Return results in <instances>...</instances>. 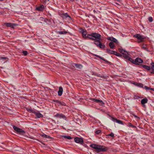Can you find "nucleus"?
Instances as JSON below:
<instances>
[{
  "mask_svg": "<svg viewBox=\"0 0 154 154\" xmlns=\"http://www.w3.org/2000/svg\"><path fill=\"white\" fill-rule=\"evenodd\" d=\"M106 52L109 54H113V53H114V51L111 50L108 48H107L106 49Z\"/></svg>",
  "mask_w": 154,
  "mask_h": 154,
  "instance_id": "23",
  "label": "nucleus"
},
{
  "mask_svg": "<svg viewBox=\"0 0 154 154\" xmlns=\"http://www.w3.org/2000/svg\"><path fill=\"white\" fill-rule=\"evenodd\" d=\"M1 59H3V60H5L7 59V58L5 57H2L1 58Z\"/></svg>",
  "mask_w": 154,
  "mask_h": 154,
  "instance_id": "41",
  "label": "nucleus"
},
{
  "mask_svg": "<svg viewBox=\"0 0 154 154\" xmlns=\"http://www.w3.org/2000/svg\"><path fill=\"white\" fill-rule=\"evenodd\" d=\"M142 66L143 68L146 69L148 70H150L151 68L150 66L147 65H142Z\"/></svg>",
  "mask_w": 154,
  "mask_h": 154,
  "instance_id": "19",
  "label": "nucleus"
},
{
  "mask_svg": "<svg viewBox=\"0 0 154 154\" xmlns=\"http://www.w3.org/2000/svg\"><path fill=\"white\" fill-rule=\"evenodd\" d=\"M4 25L8 27H10L12 28H14L15 26H17V24L11 23H5Z\"/></svg>",
  "mask_w": 154,
  "mask_h": 154,
  "instance_id": "6",
  "label": "nucleus"
},
{
  "mask_svg": "<svg viewBox=\"0 0 154 154\" xmlns=\"http://www.w3.org/2000/svg\"><path fill=\"white\" fill-rule=\"evenodd\" d=\"M67 32V31H59L57 32V33L59 34H66Z\"/></svg>",
  "mask_w": 154,
  "mask_h": 154,
  "instance_id": "27",
  "label": "nucleus"
},
{
  "mask_svg": "<svg viewBox=\"0 0 154 154\" xmlns=\"http://www.w3.org/2000/svg\"><path fill=\"white\" fill-rule=\"evenodd\" d=\"M75 66L77 68L80 69H82L83 67L82 66L81 64H79L75 63Z\"/></svg>",
  "mask_w": 154,
  "mask_h": 154,
  "instance_id": "21",
  "label": "nucleus"
},
{
  "mask_svg": "<svg viewBox=\"0 0 154 154\" xmlns=\"http://www.w3.org/2000/svg\"><path fill=\"white\" fill-rule=\"evenodd\" d=\"M114 0L115 1H119L121 0Z\"/></svg>",
  "mask_w": 154,
  "mask_h": 154,
  "instance_id": "44",
  "label": "nucleus"
},
{
  "mask_svg": "<svg viewBox=\"0 0 154 154\" xmlns=\"http://www.w3.org/2000/svg\"><path fill=\"white\" fill-rule=\"evenodd\" d=\"M22 53L25 56L28 53V52L26 51H23Z\"/></svg>",
  "mask_w": 154,
  "mask_h": 154,
  "instance_id": "36",
  "label": "nucleus"
},
{
  "mask_svg": "<svg viewBox=\"0 0 154 154\" xmlns=\"http://www.w3.org/2000/svg\"><path fill=\"white\" fill-rule=\"evenodd\" d=\"M138 85L140 87H143V85L141 83L138 84Z\"/></svg>",
  "mask_w": 154,
  "mask_h": 154,
  "instance_id": "39",
  "label": "nucleus"
},
{
  "mask_svg": "<svg viewBox=\"0 0 154 154\" xmlns=\"http://www.w3.org/2000/svg\"><path fill=\"white\" fill-rule=\"evenodd\" d=\"M53 101L55 102L59 105H65V103L63 102H61L60 101L58 100H53Z\"/></svg>",
  "mask_w": 154,
  "mask_h": 154,
  "instance_id": "13",
  "label": "nucleus"
},
{
  "mask_svg": "<svg viewBox=\"0 0 154 154\" xmlns=\"http://www.w3.org/2000/svg\"><path fill=\"white\" fill-rule=\"evenodd\" d=\"M48 0V1H49V0Z\"/></svg>",
  "mask_w": 154,
  "mask_h": 154,
  "instance_id": "46",
  "label": "nucleus"
},
{
  "mask_svg": "<svg viewBox=\"0 0 154 154\" xmlns=\"http://www.w3.org/2000/svg\"><path fill=\"white\" fill-rule=\"evenodd\" d=\"M62 17L63 18H66L69 17L71 18V17L67 13H64L62 14Z\"/></svg>",
  "mask_w": 154,
  "mask_h": 154,
  "instance_id": "17",
  "label": "nucleus"
},
{
  "mask_svg": "<svg viewBox=\"0 0 154 154\" xmlns=\"http://www.w3.org/2000/svg\"><path fill=\"white\" fill-rule=\"evenodd\" d=\"M54 117H56L58 118H66V117L65 116L62 114H59L58 113H57V114L54 115Z\"/></svg>",
  "mask_w": 154,
  "mask_h": 154,
  "instance_id": "11",
  "label": "nucleus"
},
{
  "mask_svg": "<svg viewBox=\"0 0 154 154\" xmlns=\"http://www.w3.org/2000/svg\"><path fill=\"white\" fill-rule=\"evenodd\" d=\"M81 31L82 32L83 37L84 38H87L86 36L87 32L86 30H85L83 29H81Z\"/></svg>",
  "mask_w": 154,
  "mask_h": 154,
  "instance_id": "12",
  "label": "nucleus"
},
{
  "mask_svg": "<svg viewBox=\"0 0 154 154\" xmlns=\"http://www.w3.org/2000/svg\"><path fill=\"white\" fill-rule=\"evenodd\" d=\"M13 128L14 129L15 131H16L17 132H18L19 128H18L15 126H14Z\"/></svg>",
  "mask_w": 154,
  "mask_h": 154,
  "instance_id": "34",
  "label": "nucleus"
},
{
  "mask_svg": "<svg viewBox=\"0 0 154 154\" xmlns=\"http://www.w3.org/2000/svg\"><path fill=\"white\" fill-rule=\"evenodd\" d=\"M75 141L78 143L82 144L83 143V140L82 138L78 137H76L74 138Z\"/></svg>",
  "mask_w": 154,
  "mask_h": 154,
  "instance_id": "5",
  "label": "nucleus"
},
{
  "mask_svg": "<svg viewBox=\"0 0 154 154\" xmlns=\"http://www.w3.org/2000/svg\"><path fill=\"white\" fill-rule=\"evenodd\" d=\"M143 62V60L140 58H137L134 60V64L136 65H139L140 63H141Z\"/></svg>",
  "mask_w": 154,
  "mask_h": 154,
  "instance_id": "8",
  "label": "nucleus"
},
{
  "mask_svg": "<svg viewBox=\"0 0 154 154\" xmlns=\"http://www.w3.org/2000/svg\"><path fill=\"white\" fill-rule=\"evenodd\" d=\"M148 101V100L146 98H144L142 99L141 100V103L143 104L146 103Z\"/></svg>",
  "mask_w": 154,
  "mask_h": 154,
  "instance_id": "20",
  "label": "nucleus"
},
{
  "mask_svg": "<svg viewBox=\"0 0 154 154\" xmlns=\"http://www.w3.org/2000/svg\"><path fill=\"white\" fill-rule=\"evenodd\" d=\"M42 136L43 137L45 138H51V137L49 135H48L46 134H43L42 135Z\"/></svg>",
  "mask_w": 154,
  "mask_h": 154,
  "instance_id": "26",
  "label": "nucleus"
},
{
  "mask_svg": "<svg viewBox=\"0 0 154 154\" xmlns=\"http://www.w3.org/2000/svg\"><path fill=\"white\" fill-rule=\"evenodd\" d=\"M128 126L129 127H132L134 128H136V127L135 126L132 125L130 123H128Z\"/></svg>",
  "mask_w": 154,
  "mask_h": 154,
  "instance_id": "30",
  "label": "nucleus"
},
{
  "mask_svg": "<svg viewBox=\"0 0 154 154\" xmlns=\"http://www.w3.org/2000/svg\"><path fill=\"white\" fill-rule=\"evenodd\" d=\"M62 138H65L69 140L72 139V137L71 136L69 135L63 136H62Z\"/></svg>",
  "mask_w": 154,
  "mask_h": 154,
  "instance_id": "24",
  "label": "nucleus"
},
{
  "mask_svg": "<svg viewBox=\"0 0 154 154\" xmlns=\"http://www.w3.org/2000/svg\"><path fill=\"white\" fill-rule=\"evenodd\" d=\"M100 132H101V131L99 130H97L95 131V133H96V134H98L99 133H100Z\"/></svg>",
  "mask_w": 154,
  "mask_h": 154,
  "instance_id": "38",
  "label": "nucleus"
},
{
  "mask_svg": "<svg viewBox=\"0 0 154 154\" xmlns=\"http://www.w3.org/2000/svg\"><path fill=\"white\" fill-rule=\"evenodd\" d=\"M70 1H71V2H73L74 0H70Z\"/></svg>",
  "mask_w": 154,
  "mask_h": 154,
  "instance_id": "45",
  "label": "nucleus"
},
{
  "mask_svg": "<svg viewBox=\"0 0 154 154\" xmlns=\"http://www.w3.org/2000/svg\"><path fill=\"white\" fill-rule=\"evenodd\" d=\"M90 99L92 101L99 103L100 105H103L104 104V103L102 100H99L96 98H91Z\"/></svg>",
  "mask_w": 154,
  "mask_h": 154,
  "instance_id": "7",
  "label": "nucleus"
},
{
  "mask_svg": "<svg viewBox=\"0 0 154 154\" xmlns=\"http://www.w3.org/2000/svg\"><path fill=\"white\" fill-rule=\"evenodd\" d=\"M17 132L20 133H24L25 131L20 128H19Z\"/></svg>",
  "mask_w": 154,
  "mask_h": 154,
  "instance_id": "29",
  "label": "nucleus"
},
{
  "mask_svg": "<svg viewBox=\"0 0 154 154\" xmlns=\"http://www.w3.org/2000/svg\"><path fill=\"white\" fill-rule=\"evenodd\" d=\"M151 65L152 66L151 67L152 69V71L151 72V73H153V72H154V62L152 63L151 64Z\"/></svg>",
  "mask_w": 154,
  "mask_h": 154,
  "instance_id": "25",
  "label": "nucleus"
},
{
  "mask_svg": "<svg viewBox=\"0 0 154 154\" xmlns=\"http://www.w3.org/2000/svg\"><path fill=\"white\" fill-rule=\"evenodd\" d=\"M113 54L117 56H120L121 55V54L115 51H114V53H113Z\"/></svg>",
  "mask_w": 154,
  "mask_h": 154,
  "instance_id": "31",
  "label": "nucleus"
},
{
  "mask_svg": "<svg viewBox=\"0 0 154 154\" xmlns=\"http://www.w3.org/2000/svg\"><path fill=\"white\" fill-rule=\"evenodd\" d=\"M87 37L88 38L94 40V44L97 47L101 49L105 48V45L102 44L100 41L101 35L100 34L96 32L88 34L87 35Z\"/></svg>",
  "mask_w": 154,
  "mask_h": 154,
  "instance_id": "1",
  "label": "nucleus"
},
{
  "mask_svg": "<svg viewBox=\"0 0 154 154\" xmlns=\"http://www.w3.org/2000/svg\"><path fill=\"white\" fill-rule=\"evenodd\" d=\"M133 116H134V117L135 118H137V119H139V117H138L136 115H134V114H133Z\"/></svg>",
  "mask_w": 154,
  "mask_h": 154,
  "instance_id": "40",
  "label": "nucleus"
},
{
  "mask_svg": "<svg viewBox=\"0 0 154 154\" xmlns=\"http://www.w3.org/2000/svg\"><path fill=\"white\" fill-rule=\"evenodd\" d=\"M35 114L38 118H40L43 116V115L38 111H36Z\"/></svg>",
  "mask_w": 154,
  "mask_h": 154,
  "instance_id": "15",
  "label": "nucleus"
},
{
  "mask_svg": "<svg viewBox=\"0 0 154 154\" xmlns=\"http://www.w3.org/2000/svg\"><path fill=\"white\" fill-rule=\"evenodd\" d=\"M101 60H103L104 61L106 62L107 63H109V61H108L107 60H106L105 59H104V58L103 57H101L100 58Z\"/></svg>",
  "mask_w": 154,
  "mask_h": 154,
  "instance_id": "37",
  "label": "nucleus"
},
{
  "mask_svg": "<svg viewBox=\"0 0 154 154\" xmlns=\"http://www.w3.org/2000/svg\"><path fill=\"white\" fill-rule=\"evenodd\" d=\"M144 88L146 90L147 89H150L151 90H152V91H154V88H149L148 87L146 86H145Z\"/></svg>",
  "mask_w": 154,
  "mask_h": 154,
  "instance_id": "32",
  "label": "nucleus"
},
{
  "mask_svg": "<svg viewBox=\"0 0 154 154\" xmlns=\"http://www.w3.org/2000/svg\"><path fill=\"white\" fill-rule=\"evenodd\" d=\"M95 56L96 57L100 58H101V57H100V56H99V55H95Z\"/></svg>",
  "mask_w": 154,
  "mask_h": 154,
  "instance_id": "43",
  "label": "nucleus"
},
{
  "mask_svg": "<svg viewBox=\"0 0 154 154\" xmlns=\"http://www.w3.org/2000/svg\"><path fill=\"white\" fill-rule=\"evenodd\" d=\"M134 37L137 38L138 42H140L143 41V40L146 38V37L145 36L138 34L134 35Z\"/></svg>",
  "mask_w": 154,
  "mask_h": 154,
  "instance_id": "3",
  "label": "nucleus"
},
{
  "mask_svg": "<svg viewBox=\"0 0 154 154\" xmlns=\"http://www.w3.org/2000/svg\"><path fill=\"white\" fill-rule=\"evenodd\" d=\"M44 9V6L43 5H41L36 8L37 10L39 11H42Z\"/></svg>",
  "mask_w": 154,
  "mask_h": 154,
  "instance_id": "16",
  "label": "nucleus"
},
{
  "mask_svg": "<svg viewBox=\"0 0 154 154\" xmlns=\"http://www.w3.org/2000/svg\"><path fill=\"white\" fill-rule=\"evenodd\" d=\"M153 74H154V72H153Z\"/></svg>",
  "mask_w": 154,
  "mask_h": 154,
  "instance_id": "47",
  "label": "nucleus"
},
{
  "mask_svg": "<svg viewBox=\"0 0 154 154\" xmlns=\"http://www.w3.org/2000/svg\"><path fill=\"white\" fill-rule=\"evenodd\" d=\"M107 39L108 40L112 41V42L116 44L118 43V42L117 40L113 37H108L107 38Z\"/></svg>",
  "mask_w": 154,
  "mask_h": 154,
  "instance_id": "9",
  "label": "nucleus"
},
{
  "mask_svg": "<svg viewBox=\"0 0 154 154\" xmlns=\"http://www.w3.org/2000/svg\"><path fill=\"white\" fill-rule=\"evenodd\" d=\"M112 120L114 122H116L119 124L123 125L122 121L120 120H118L114 117L112 118Z\"/></svg>",
  "mask_w": 154,
  "mask_h": 154,
  "instance_id": "10",
  "label": "nucleus"
},
{
  "mask_svg": "<svg viewBox=\"0 0 154 154\" xmlns=\"http://www.w3.org/2000/svg\"><path fill=\"white\" fill-rule=\"evenodd\" d=\"M126 59H127L129 61L131 62L133 64H134V60H133L132 58H130L128 57V58H125Z\"/></svg>",
  "mask_w": 154,
  "mask_h": 154,
  "instance_id": "22",
  "label": "nucleus"
},
{
  "mask_svg": "<svg viewBox=\"0 0 154 154\" xmlns=\"http://www.w3.org/2000/svg\"><path fill=\"white\" fill-rule=\"evenodd\" d=\"M29 112H32L34 114L35 113L36 111L34 110L33 109H29L27 110Z\"/></svg>",
  "mask_w": 154,
  "mask_h": 154,
  "instance_id": "28",
  "label": "nucleus"
},
{
  "mask_svg": "<svg viewBox=\"0 0 154 154\" xmlns=\"http://www.w3.org/2000/svg\"><path fill=\"white\" fill-rule=\"evenodd\" d=\"M148 20L150 22H152L153 21V19L152 17H149L148 18Z\"/></svg>",
  "mask_w": 154,
  "mask_h": 154,
  "instance_id": "35",
  "label": "nucleus"
},
{
  "mask_svg": "<svg viewBox=\"0 0 154 154\" xmlns=\"http://www.w3.org/2000/svg\"><path fill=\"white\" fill-rule=\"evenodd\" d=\"M90 146L95 149V151L97 152H105L107 150L108 148L106 147H103L102 146L100 145H98L95 144H91Z\"/></svg>",
  "mask_w": 154,
  "mask_h": 154,
  "instance_id": "2",
  "label": "nucleus"
},
{
  "mask_svg": "<svg viewBox=\"0 0 154 154\" xmlns=\"http://www.w3.org/2000/svg\"><path fill=\"white\" fill-rule=\"evenodd\" d=\"M109 45L110 48L112 49H113L115 47V45L112 42H110L109 44Z\"/></svg>",
  "mask_w": 154,
  "mask_h": 154,
  "instance_id": "18",
  "label": "nucleus"
},
{
  "mask_svg": "<svg viewBox=\"0 0 154 154\" xmlns=\"http://www.w3.org/2000/svg\"><path fill=\"white\" fill-rule=\"evenodd\" d=\"M119 50L121 53L123 54L124 57L125 58H128V54L127 51H126L125 50L120 48H119Z\"/></svg>",
  "mask_w": 154,
  "mask_h": 154,
  "instance_id": "4",
  "label": "nucleus"
},
{
  "mask_svg": "<svg viewBox=\"0 0 154 154\" xmlns=\"http://www.w3.org/2000/svg\"><path fill=\"white\" fill-rule=\"evenodd\" d=\"M63 92V89L61 87H60L59 88V91L58 92V95L59 96L62 95Z\"/></svg>",
  "mask_w": 154,
  "mask_h": 154,
  "instance_id": "14",
  "label": "nucleus"
},
{
  "mask_svg": "<svg viewBox=\"0 0 154 154\" xmlns=\"http://www.w3.org/2000/svg\"><path fill=\"white\" fill-rule=\"evenodd\" d=\"M98 76H99V77H102V78H104V76H100V74H99L98 75Z\"/></svg>",
  "mask_w": 154,
  "mask_h": 154,
  "instance_id": "42",
  "label": "nucleus"
},
{
  "mask_svg": "<svg viewBox=\"0 0 154 154\" xmlns=\"http://www.w3.org/2000/svg\"><path fill=\"white\" fill-rule=\"evenodd\" d=\"M107 136H110L112 137V138H114L115 137L114 134L112 132H111L110 134H108L107 135Z\"/></svg>",
  "mask_w": 154,
  "mask_h": 154,
  "instance_id": "33",
  "label": "nucleus"
}]
</instances>
